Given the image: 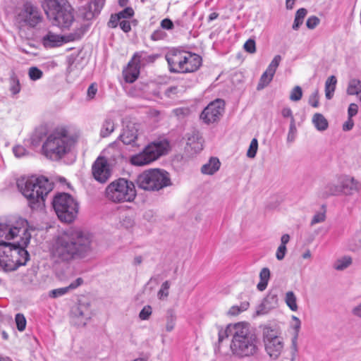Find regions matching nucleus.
Instances as JSON below:
<instances>
[{"label": "nucleus", "mask_w": 361, "mask_h": 361, "mask_svg": "<svg viewBox=\"0 0 361 361\" xmlns=\"http://www.w3.org/2000/svg\"><path fill=\"white\" fill-rule=\"evenodd\" d=\"M92 235L78 228L68 229L53 240L50 247L51 258L57 262H69L82 259L92 251Z\"/></svg>", "instance_id": "f257e3e1"}, {"label": "nucleus", "mask_w": 361, "mask_h": 361, "mask_svg": "<svg viewBox=\"0 0 361 361\" xmlns=\"http://www.w3.org/2000/svg\"><path fill=\"white\" fill-rule=\"evenodd\" d=\"M15 320L18 330L20 331H24L26 326V319L24 315L20 313L17 314Z\"/></svg>", "instance_id": "49530a36"}, {"label": "nucleus", "mask_w": 361, "mask_h": 361, "mask_svg": "<svg viewBox=\"0 0 361 361\" xmlns=\"http://www.w3.org/2000/svg\"><path fill=\"white\" fill-rule=\"evenodd\" d=\"M291 353L293 356V359L296 355L298 353V336L297 334H295L293 338H292V343H291Z\"/></svg>", "instance_id": "e2e57ef3"}, {"label": "nucleus", "mask_w": 361, "mask_h": 361, "mask_svg": "<svg viewBox=\"0 0 361 361\" xmlns=\"http://www.w3.org/2000/svg\"><path fill=\"white\" fill-rule=\"evenodd\" d=\"M104 152L106 154H111L113 152L114 155L120 154V146L118 142H114L109 145V146L105 149Z\"/></svg>", "instance_id": "de8ad7c7"}, {"label": "nucleus", "mask_w": 361, "mask_h": 361, "mask_svg": "<svg viewBox=\"0 0 361 361\" xmlns=\"http://www.w3.org/2000/svg\"><path fill=\"white\" fill-rule=\"evenodd\" d=\"M262 338L264 349L267 355L273 360L277 359L281 354L284 347L280 331L270 325L262 326Z\"/></svg>", "instance_id": "ddd939ff"}, {"label": "nucleus", "mask_w": 361, "mask_h": 361, "mask_svg": "<svg viewBox=\"0 0 361 361\" xmlns=\"http://www.w3.org/2000/svg\"><path fill=\"white\" fill-rule=\"evenodd\" d=\"M357 111L358 106L355 103L350 104L348 109V117L352 118L353 116H355L357 114Z\"/></svg>", "instance_id": "0e129e2a"}, {"label": "nucleus", "mask_w": 361, "mask_h": 361, "mask_svg": "<svg viewBox=\"0 0 361 361\" xmlns=\"http://www.w3.org/2000/svg\"><path fill=\"white\" fill-rule=\"evenodd\" d=\"M353 259L350 256H344L336 259L334 264V269L343 271L351 265Z\"/></svg>", "instance_id": "c9c22d12"}, {"label": "nucleus", "mask_w": 361, "mask_h": 361, "mask_svg": "<svg viewBox=\"0 0 361 361\" xmlns=\"http://www.w3.org/2000/svg\"><path fill=\"white\" fill-rule=\"evenodd\" d=\"M29 260V254L25 247L8 243H0V269L5 271L16 270Z\"/></svg>", "instance_id": "39448f33"}, {"label": "nucleus", "mask_w": 361, "mask_h": 361, "mask_svg": "<svg viewBox=\"0 0 361 361\" xmlns=\"http://www.w3.org/2000/svg\"><path fill=\"white\" fill-rule=\"evenodd\" d=\"M319 21V19L317 16H312L307 20L306 25L309 29H314L318 25Z\"/></svg>", "instance_id": "5fc2aeb1"}, {"label": "nucleus", "mask_w": 361, "mask_h": 361, "mask_svg": "<svg viewBox=\"0 0 361 361\" xmlns=\"http://www.w3.org/2000/svg\"><path fill=\"white\" fill-rule=\"evenodd\" d=\"M142 54L136 52L131 60L128 62L127 67L123 71V75L126 82L132 83L135 82L140 75V63Z\"/></svg>", "instance_id": "6ab92c4d"}, {"label": "nucleus", "mask_w": 361, "mask_h": 361, "mask_svg": "<svg viewBox=\"0 0 361 361\" xmlns=\"http://www.w3.org/2000/svg\"><path fill=\"white\" fill-rule=\"evenodd\" d=\"M302 97V90L300 86H295L290 92V99L293 102H298Z\"/></svg>", "instance_id": "c03bdc74"}, {"label": "nucleus", "mask_w": 361, "mask_h": 361, "mask_svg": "<svg viewBox=\"0 0 361 361\" xmlns=\"http://www.w3.org/2000/svg\"><path fill=\"white\" fill-rule=\"evenodd\" d=\"M221 166V162L216 157H211L209 161L202 165L201 172L205 175H213L217 172Z\"/></svg>", "instance_id": "c85d7f7f"}, {"label": "nucleus", "mask_w": 361, "mask_h": 361, "mask_svg": "<svg viewBox=\"0 0 361 361\" xmlns=\"http://www.w3.org/2000/svg\"><path fill=\"white\" fill-rule=\"evenodd\" d=\"M44 11L49 21L61 28L68 29L74 22L71 6L59 0H46Z\"/></svg>", "instance_id": "0eeeda50"}, {"label": "nucleus", "mask_w": 361, "mask_h": 361, "mask_svg": "<svg viewBox=\"0 0 361 361\" xmlns=\"http://www.w3.org/2000/svg\"><path fill=\"white\" fill-rule=\"evenodd\" d=\"M106 198L115 203L130 202L136 197L135 188L133 182L125 178H118L106 188Z\"/></svg>", "instance_id": "9b49d317"}, {"label": "nucleus", "mask_w": 361, "mask_h": 361, "mask_svg": "<svg viewBox=\"0 0 361 361\" xmlns=\"http://www.w3.org/2000/svg\"><path fill=\"white\" fill-rule=\"evenodd\" d=\"M243 47L244 49L250 54H254L256 51V44L254 39H249L247 40Z\"/></svg>", "instance_id": "603ef678"}, {"label": "nucleus", "mask_w": 361, "mask_h": 361, "mask_svg": "<svg viewBox=\"0 0 361 361\" xmlns=\"http://www.w3.org/2000/svg\"><path fill=\"white\" fill-rule=\"evenodd\" d=\"M104 4V0H92L80 10V15L86 20H90L97 16Z\"/></svg>", "instance_id": "5701e85b"}, {"label": "nucleus", "mask_w": 361, "mask_h": 361, "mask_svg": "<svg viewBox=\"0 0 361 361\" xmlns=\"http://www.w3.org/2000/svg\"><path fill=\"white\" fill-rule=\"evenodd\" d=\"M278 306V297L276 294L269 293L256 308L257 316L264 315Z\"/></svg>", "instance_id": "b1692460"}, {"label": "nucleus", "mask_w": 361, "mask_h": 361, "mask_svg": "<svg viewBox=\"0 0 361 361\" xmlns=\"http://www.w3.org/2000/svg\"><path fill=\"white\" fill-rule=\"evenodd\" d=\"M42 71L37 67H31L28 71V75L30 80H37L42 77Z\"/></svg>", "instance_id": "a18cd8bd"}, {"label": "nucleus", "mask_w": 361, "mask_h": 361, "mask_svg": "<svg viewBox=\"0 0 361 361\" xmlns=\"http://www.w3.org/2000/svg\"><path fill=\"white\" fill-rule=\"evenodd\" d=\"M51 190L52 185L47 178L32 177L26 180L22 193L28 200L30 207L35 209L44 202Z\"/></svg>", "instance_id": "423d86ee"}, {"label": "nucleus", "mask_w": 361, "mask_h": 361, "mask_svg": "<svg viewBox=\"0 0 361 361\" xmlns=\"http://www.w3.org/2000/svg\"><path fill=\"white\" fill-rule=\"evenodd\" d=\"M342 195L341 192V185L340 181V177L338 178L337 183H331L326 187V191L322 194L323 197H327L330 195L338 196Z\"/></svg>", "instance_id": "7c9ffc66"}, {"label": "nucleus", "mask_w": 361, "mask_h": 361, "mask_svg": "<svg viewBox=\"0 0 361 361\" xmlns=\"http://www.w3.org/2000/svg\"><path fill=\"white\" fill-rule=\"evenodd\" d=\"M119 26L125 32H128L131 30L130 22L126 19H122L119 23Z\"/></svg>", "instance_id": "69168bd1"}, {"label": "nucleus", "mask_w": 361, "mask_h": 361, "mask_svg": "<svg viewBox=\"0 0 361 361\" xmlns=\"http://www.w3.org/2000/svg\"><path fill=\"white\" fill-rule=\"evenodd\" d=\"M236 329L230 345L232 353L240 357L257 355L259 351L258 338L250 332L248 324L242 322Z\"/></svg>", "instance_id": "20e7f679"}, {"label": "nucleus", "mask_w": 361, "mask_h": 361, "mask_svg": "<svg viewBox=\"0 0 361 361\" xmlns=\"http://www.w3.org/2000/svg\"><path fill=\"white\" fill-rule=\"evenodd\" d=\"M42 19L43 17L39 9L30 2L23 4L16 18L18 24L31 27H35L42 22Z\"/></svg>", "instance_id": "4468645a"}, {"label": "nucleus", "mask_w": 361, "mask_h": 361, "mask_svg": "<svg viewBox=\"0 0 361 361\" xmlns=\"http://www.w3.org/2000/svg\"><path fill=\"white\" fill-rule=\"evenodd\" d=\"M312 123L317 130L324 131L328 128V121L325 117L319 113H316L312 117Z\"/></svg>", "instance_id": "473e14b6"}, {"label": "nucleus", "mask_w": 361, "mask_h": 361, "mask_svg": "<svg viewBox=\"0 0 361 361\" xmlns=\"http://www.w3.org/2000/svg\"><path fill=\"white\" fill-rule=\"evenodd\" d=\"M7 231H5L6 237L2 243L6 240L18 238L16 246L25 247L30 243L31 234L29 232L28 223L23 218L10 219L6 222Z\"/></svg>", "instance_id": "f8f14e48"}, {"label": "nucleus", "mask_w": 361, "mask_h": 361, "mask_svg": "<svg viewBox=\"0 0 361 361\" xmlns=\"http://www.w3.org/2000/svg\"><path fill=\"white\" fill-rule=\"evenodd\" d=\"M10 91L13 94H16L20 91V81L15 73H12L10 76Z\"/></svg>", "instance_id": "ea45409f"}, {"label": "nucleus", "mask_w": 361, "mask_h": 361, "mask_svg": "<svg viewBox=\"0 0 361 361\" xmlns=\"http://www.w3.org/2000/svg\"><path fill=\"white\" fill-rule=\"evenodd\" d=\"M337 79L336 76L331 75L325 82V96L327 99H331L336 90Z\"/></svg>", "instance_id": "2f4dec72"}, {"label": "nucleus", "mask_w": 361, "mask_h": 361, "mask_svg": "<svg viewBox=\"0 0 361 361\" xmlns=\"http://www.w3.org/2000/svg\"><path fill=\"white\" fill-rule=\"evenodd\" d=\"M122 19L130 18L133 16L134 12L131 8H126L122 11L117 13Z\"/></svg>", "instance_id": "052dcab7"}, {"label": "nucleus", "mask_w": 361, "mask_h": 361, "mask_svg": "<svg viewBox=\"0 0 361 361\" xmlns=\"http://www.w3.org/2000/svg\"><path fill=\"white\" fill-rule=\"evenodd\" d=\"M170 286L171 283L169 281H166L161 284V288L157 293V297L159 300H164L168 298Z\"/></svg>", "instance_id": "a19ab883"}, {"label": "nucleus", "mask_w": 361, "mask_h": 361, "mask_svg": "<svg viewBox=\"0 0 361 361\" xmlns=\"http://www.w3.org/2000/svg\"><path fill=\"white\" fill-rule=\"evenodd\" d=\"M92 173L94 178L101 183H106L110 178L111 170L106 159L99 157L92 166Z\"/></svg>", "instance_id": "a211bd4d"}, {"label": "nucleus", "mask_w": 361, "mask_h": 361, "mask_svg": "<svg viewBox=\"0 0 361 361\" xmlns=\"http://www.w3.org/2000/svg\"><path fill=\"white\" fill-rule=\"evenodd\" d=\"M92 235L78 228L68 229L53 240L50 247L51 258L57 262H69L82 259L92 251Z\"/></svg>", "instance_id": "f03ea898"}, {"label": "nucleus", "mask_w": 361, "mask_h": 361, "mask_svg": "<svg viewBox=\"0 0 361 361\" xmlns=\"http://www.w3.org/2000/svg\"><path fill=\"white\" fill-rule=\"evenodd\" d=\"M152 313V307L149 305H146L140 312L139 317L141 320H147L151 316Z\"/></svg>", "instance_id": "8fccbe9b"}, {"label": "nucleus", "mask_w": 361, "mask_h": 361, "mask_svg": "<svg viewBox=\"0 0 361 361\" xmlns=\"http://www.w3.org/2000/svg\"><path fill=\"white\" fill-rule=\"evenodd\" d=\"M351 312L355 317L361 319V302L352 309Z\"/></svg>", "instance_id": "774afa93"}, {"label": "nucleus", "mask_w": 361, "mask_h": 361, "mask_svg": "<svg viewBox=\"0 0 361 361\" xmlns=\"http://www.w3.org/2000/svg\"><path fill=\"white\" fill-rule=\"evenodd\" d=\"M134 221L130 216H125L121 220V224L122 226L128 228L133 226Z\"/></svg>", "instance_id": "13d9d810"}, {"label": "nucleus", "mask_w": 361, "mask_h": 361, "mask_svg": "<svg viewBox=\"0 0 361 361\" xmlns=\"http://www.w3.org/2000/svg\"><path fill=\"white\" fill-rule=\"evenodd\" d=\"M285 302L287 306L292 311H297L298 305H297V298L295 295L293 291H288L286 293Z\"/></svg>", "instance_id": "58836bf2"}, {"label": "nucleus", "mask_w": 361, "mask_h": 361, "mask_svg": "<svg viewBox=\"0 0 361 361\" xmlns=\"http://www.w3.org/2000/svg\"><path fill=\"white\" fill-rule=\"evenodd\" d=\"M137 185L145 190L158 191L171 185L169 173L160 169L146 170L137 178Z\"/></svg>", "instance_id": "9d476101"}, {"label": "nucleus", "mask_w": 361, "mask_h": 361, "mask_svg": "<svg viewBox=\"0 0 361 361\" xmlns=\"http://www.w3.org/2000/svg\"><path fill=\"white\" fill-rule=\"evenodd\" d=\"M258 149V141L256 138H253L250 144L249 148L247 151V157L250 159L255 157Z\"/></svg>", "instance_id": "79ce46f5"}, {"label": "nucleus", "mask_w": 361, "mask_h": 361, "mask_svg": "<svg viewBox=\"0 0 361 361\" xmlns=\"http://www.w3.org/2000/svg\"><path fill=\"white\" fill-rule=\"evenodd\" d=\"M118 139L124 144L140 147L145 140L140 126L129 122L123 128Z\"/></svg>", "instance_id": "2eb2a0df"}, {"label": "nucleus", "mask_w": 361, "mask_h": 361, "mask_svg": "<svg viewBox=\"0 0 361 361\" xmlns=\"http://www.w3.org/2000/svg\"><path fill=\"white\" fill-rule=\"evenodd\" d=\"M114 130V123L110 118L104 120L100 129V135L102 137L109 136Z\"/></svg>", "instance_id": "e433bc0d"}, {"label": "nucleus", "mask_w": 361, "mask_h": 361, "mask_svg": "<svg viewBox=\"0 0 361 361\" xmlns=\"http://www.w3.org/2000/svg\"><path fill=\"white\" fill-rule=\"evenodd\" d=\"M260 281L258 283L257 287L260 291H263L266 289L268 282L270 279V271L268 268H263L259 273Z\"/></svg>", "instance_id": "72a5a7b5"}, {"label": "nucleus", "mask_w": 361, "mask_h": 361, "mask_svg": "<svg viewBox=\"0 0 361 361\" xmlns=\"http://www.w3.org/2000/svg\"><path fill=\"white\" fill-rule=\"evenodd\" d=\"M122 20V18L118 15L111 16L108 23V25L111 27H116L119 23Z\"/></svg>", "instance_id": "4d7b16f0"}, {"label": "nucleus", "mask_w": 361, "mask_h": 361, "mask_svg": "<svg viewBox=\"0 0 361 361\" xmlns=\"http://www.w3.org/2000/svg\"><path fill=\"white\" fill-rule=\"evenodd\" d=\"M297 129L295 127V121L292 119L290 123V128L287 135V142L292 143L295 141L296 137Z\"/></svg>", "instance_id": "37998d69"}, {"label": "nucleus", "mask_w": 361, "mask_h": 361, "mask_svg": "<svg viewBox=\"0 0 361 361\" xmlns=\"http://www.w3.org/2000/svg\"><path fill=\"white\" fill-rule=\"evenodd\" d=\"M169 149L170 145L167 140H155L147 145L141 152L132 156L130 163L139 166L149 164L166 154Z\"/></svg>", "instance_id": "1a4fd4ad"}, {"label": "nucleus", "mask_w": 361, "mask_h": 361, "mask_svg": "<svg viewBox=\"0 0 361 361\" xmlns=\"http://www.w3.org/2000/svg\"><path fill=\"white\" fill-rule=\"evenodd\" d=\"M307 11L305 8H300L295 13V17L294 20V23L293 25V30H298L300 26L302 24L303 20L307 15Z\"/></svg>", "instance_id": "4c0bfd02"}, {"label": "nucleus", "mask_w": 361, "mask_h": 361, "mask_svg": "<svg viewBox=\"0 0 361 361\" xmlns=\"http://www.w3.org/2000/svg\"><path fill=\"white\" fill-rule=\"evenodd\" d=\"M42 42L45 47L52 48L62 45L67 40L64 36L49 31L42 37Z\"/></svg>", "instance_id": "a878e982"}, {"label": "nucleus", "mask_w": 361, "mask_h": 361, "mask_svg": "<svg viewBox=\"0 0 361 361\" xmlns=\"http://www.w3.org/2000/svg\"><path fill=\"white\" fill-rule=\"evenodd\" d=\"M281 61V56L280 55H276L269 66L267 67L265 72L262 75L259 82L257 85V90H262L267 86L272 80L273 77L276 73V71Z\"/></svg>", "instance_id": "4be33fe9"}, {"label": "nucleus", "mask_w": 361, "mask_h": 361, "mask_svg": "<svg viewBox=\"0 0 361 361\" xmlns=\"http://www.w3.org/2000/svg\"><path fill=\"white\" fill-rule=\"evenodd\" d=\"M309 104L314 107L317 108L319 106V92L317 90H314L311 95L309 97L308 99Z\"/></svg>", "instance_id": "864d4df0"}, {"label": "nucleus", "mask_w": 361, "mask_h": 361, "mask_svg": "<svg viewBox=\"0 0 361 361\" xmlns=\"http://www.w3.org/2000/svg\"><path fill=\"white\" fill-rule=\"evenodd\" d=\"M184 54L183 51H173L166 55L171 72L184 73Z\"/></svg>", "instance_id": "aec40b11"}, {"label": "nucleus", "mask_w": 361, "mask_h": 361, "mask_svg": "<svg viewBox=\"0 0 361 361\" xmlns=\"http://www.w3.org/2000/svg\"><path fill=\"white\" fill-rule=\"evenodd\" d=\"M346 92L348 95L355 96L361 102V81L355 78L350 80Z\"/></svg>", "instance_id": "c756f323"}, {"label": "nucleus", "mask_w": 361, "mask_h": 361, "mask_svg": "<svg viewBox=\"0 0 361 361\" xmlns=\"http://www.w3.org/2000/svg\"><path fill=\"white\" fill-rule=\"evenodd\" d=\"M13 152L16 157H22L27 154V150L23 146H16L13 149Z\"/></svg>", "instance_id": "6e6d98bb"}, {"label": "nucleus", "mask_w": 361, "mask_h": 361, "mask_svg": "<svg viewBox=\"0 0 361 361\" xmlns=\"http://www.w3.org/2000/svg\"><path fill=\"white\" fill-rule=\"evenodd\" d=\"M91 317L92 310L89 302H82L80 300L71 308V322L76 326H85Z\"/></svg>", "instance_id": "dca6fc26"}, {"label": "nucleus", "mask_w": 361, "mask_h": 361, "mask_svg": "<svg viewBox=\"0 0 361 361\" xmlns=\"http://www.w3.org/2000/svg\"><path fill=\"white\" fill-rule=\"evenodd\" d=\"M184 73H192L196 71L202 63L201 57L191 52L185 51Z\"/></svg>", "instance_id": "393cba45"}, {"label": "nucleus", "mask_w": 361, "mask_h": 361, "mask_svg": "<svg viewBox=\"0 0 361 361\" xmlns=\"http://www.w3.org/2000/svg\"><path fill=\"white\" fill-rule=\"evenodd\" d=\"M52 205L58 218L66 223L73 222L79 212L78 202L66 192L56 194L52 200Z\"/></svg>", "instance_id": "6e6552de"}, {"label": "nucleus", "mask_w": 361, "mask_h": 361, "mask_svg": "<svg viewBox=\"0 0 361 361\" xmlns=\"http://www.w3.org/2000/svg\"><path fill=\"white\" fill-rule=\"evenodd\" d=\"M325 219L326 214L324 212H317L313 216L310 222V225L314 226L317 224L322 223L325 221Z\"/></svg>", "instance_id": "09e8293b"}, {"label": "nucleus", "mask_w": 361, "mask_h": 361, "mask_svg": "<svg viewBox=\"0 0 361 361\" xmlns=\"http://www.w3.org/2000/svg\"><path fill=\"white\" fill-rule=\"evenodd\" d=\"M342 195L346 196L353 195L359 192L361 189V183L353 176L344 175L340 176Z\"/></svg>", "instance_id": "412c9836"}, {"label": "nucleus", "mask_w": 361, "mask_h": 361, "mask_svg": "<svg viewBox=\"0 0 361 361\" xmlns=\"http://www.w3.org/2000/svg\"><path fill=\"white\" fill-rule=\"evenodd\" d=\"M161 26L164 29L171 30L173 27V22L170 19L165 18V19L161 20Z\"/></svg>", "instance_id": "338daca9"}, {"label": "nucleus", "mask_w": 361, "mask_h": 361, "mask_svg": "<svg viewBox=\"0 0 361 361\" xmlns=\"http://www.w3.org/2000/svg\"><path fill=\"white\" fill-rule=\"evenodd\" d=\"M82 282L83 280L81 278H78L75 281H73L68 286L59 288L51 290L49 292V296L53 298H56L64 295L69 293L70 291L77 288L82 283Z\"/></svg>", "instance_id": "cd10ccee"}, {"label": "nucleus", "mask_w": 361, "mask_h": 361, "mask_svg": "<svg viewBox=\"0 0 361 361\" xmlns=\"http://www.w3.org/2000/svg\"><path fill=\"white\" fill-rule=\"evenodd\" d=\"M241 325L242 322L235 324H230L226 328V329L221 330L219 332V341L221 342L224 339L228 338L229 336H232L233 338H234L235 332L237 331V327Z\"/></svg>", "instance_id": "f704fd0d"}, {"label": "nucleus", "mask_w": 361, "mask_h": 361, "mask_svg": "<svg viewBox=\"0 0 361 361\" xmlns=\"http://www.w3.org/2000/svg\"><path fill=\"white\" fill-rule=\"evenodd\" d=\"M287 249L285 245H279L276 253V257L278 260H282L286 253Z\"/></svg>", "instance_id": "bf43d9fd"}, {"label": "nucleus", "mask_w": 361, "mask_h": 361, "mask_svg": "<svg viewBox=\"0 0 361 361\" xmlns=\"http://www.w3.org/2000/svg\"><path fill=\"white\" fill-rule=\"evenodd\" d=\"M225 109L224 100L218 99L209 103L201 114V118L206 123L218 121L222 116Z\"/></svg>", "instance_id": "f3484780"}, {"label": "nucleus", "mask_w": 361, "mask_h": 361, "mask_svg": "<svg viewBox=\"0 0 361 361\" xmlns=\"http://www.w3.org/2000/svg\"><path fill=\"white\" fill-rule=\"evenodd\" d=\"M202 140L198 133L193 132L188 137L186 150L191 154H196L202 149Z\"/></svg>", "instance_id": "bb28decb"}, {"label": "nucleus", "mask_w": 361, "mask_h": 361, "mask_svg": "<svg viewBox=\"0 0 361 361\" xmlns=\"http://www.w3.org/2000/svg\"><path fill=\"white\" fill-rule=\"evenodd\" d=\"M176 324V317L172 312H171L167 317L166 330L169 332L171 331Z\"/></svg>", "instance_id": "3c124183"}, {"label": "nucleus", "mask_w": 361, "mask_h": 361, "mask_svg": "<svg viewBox=\"0 0 361 361\" xmlns=\"http://www.w3.org/2000/svg\"><path fill=\"white\" fill-rule=\"evenodd\" d=\"M97 92V86L95 83L91 84L87 92V94L89 99H93L94 96L96 95Z\"/></svg>", "instance_id": "680f3d73"}, {"label": "nucleus", "mask_w": 361, "mask_h": 361, "mask_svg": "<svg viewBox=\"0 0 361 361\" xmlns=\"http://www.w3.org/2000/svg\"><path fill=\"white\" fill-rule=\"evenodd\" d=\"M76 142L77 137L66 126H58L47 136L42 151L49 159L59 160L71 151Z\"/></svg>", "instance_id": "7ed1b4c3"}]
</instances>
